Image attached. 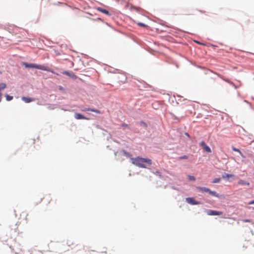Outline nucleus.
I'll use <instances>...</instances> for the list:
<instances>
[{
	"instance_id": "4468645a",
	"label": "nucleus",
	"mask_w": 254,
	"mask_h": 254,
	"mask_svg": "<svg viewBox=\"0 0 254 254\" xmlns=\"http://www.w3.org/2000/svg\"><path fill=\"white\" fill-rule=\"evenodd\" d=\"M208 193L211 194V195L216 196V197H219V195L217 194L216 192L215 191H212L209 189V191H208Z\"/></svg>"
},
{
	"instance_id": "7ed1b4c3",
	"label": "nucleus",
	"mask_w": 254,
	"mask_h": 254,
	"mask_svg": "<svg viewBox=\"0 0 254 254\" xmlns=\"http://www.w3.org/2000/svg\"><path fill=\"white\" fill-rule=\"evenodd\" d=\"M200 145L202 147V148L207 152L210 153L211 152L210 148L207 145V144L205 143L204 141H202L200 143Z\"/></svg>"
},
{
	"instance_id": "6e6552de",
	"label": "nucleus",
	"mask_w": 254,
	"mask_h": 254,
	"mask_svg": "<svg viewBox=\"0 0 254 254\" xmlns=\"http://www.w3.org/2000/svg\"><path fill=\"white\" fill-rule=\"evenodd\" d=\"M97 10L104 14H106V15H111L110 12L107 10L104 9L102 7H98L97 8Z\"/></svg>"
},
{
	"instance_id": "39448f33",
	"label": "nucleus",
	"mask_w": 254,
	"mask_h": 254,
	"mask_svg": "<svg viewBox=\"0 0 254 254\" xmlns=\"http://www.w3.org/2000/svg\"><path fill=\"white\" fill-rule=\"evenodd\" d=\"M207 213L208 215H220L223 214V212L222 211L209 210L207 211Z\"/></svg>"
},
{
	"instance_id": "2eb2a0df",
	"label": "nucleus",
	"mask_w": 254,
	"mask_h": 254,
	"mask_svg": "<svg viewBox=\"0 0 254 254\" xmlns=\"http://www.w3.org/2000/svg\"><path fill=\"white\" fill-rule=\"evenodd\" d=\"M232 150L234 151H236V152H238L239 153V154L242 156V157H244L242 154V153L241 152V151L240 150V149H238V148H236L235 147H232Z\"/></svg>"
},
{
	"instance_id": "a211bd4d",
	"label": "nucleus",
	"mask_w": 254,
	"mask_h": 254,
	"mask_svg": "<svg viewBox=\"0 0 254 254\" xmlns=\"http://www.w3.org/2000/svg\"><path fill=\"white\" fill-rule=\"evenodd\" d=\"M6 99L7 101H9L13 99V96L8 95H5Z\"/></svg>"
},
{
	"instance_id": "f257e3e1",
	"label": "nucleus",
	"mask_w": 254,
	"mask_h": 254,
	"mask_svg": "<svg viewBox=\"0 0 254 254\" xmlns=\"http://www.w3.org/2000/svg\"><path fill=\"white\" fill-rule=\"evenodd\" d=\"M132 163L140 168H146L147 165L151 166L152 161L148 158H144L140 157L131 158Z\"/></svg>"
},
{
	"instance_id": "412c9836",
	"label": "nucleus",
	"mask_w": 254,
	"mask_h": 254,
	"mask_svg": "<svg viewBox=\"0 0 254 254\" xmlns=\"http://www.w3.org/2000/svg\"><path fill=\"white\" fill-rule=\"evenodd\" d=\"M189 179L190 181H194L195 180V177L193 176H189Z\"/></svg>"
},
{
	"instance_id": "0eeeda50",
	"label": "nucleus",
	"mask_w": 254,
	"mask_h": 254,
	"mask_svg": "<svg viewBox=\"0 0 254 254\" xmlns=\"http://www.w3.org/2000/svg\"><path fill=\"white\" fill-rule=\"evenodd\" d=\"M82 111H84V112L91 111V112L96 113L97 114H101V112L99 110H98L95 109H91V108H85L84 109H82Z\"/></svg>"
},
{
	"instance_id": "1a4fd4ad",
	"label": "nucleus",
	"mask_w": 254,
	"mask_h": 254,
	"mask_svg": "<svg viewBox=\"0 0 254 254\" xmlns=\"http://www.w3.org/2000/svg\"><path fill=\"white\" fill-rule=\"evenodd\" d=\"M197 190L201 192H208L209 191V189L208 188H207L206 187H197Z\"/></svg>"
},
{
	"instance_id": "4be33fe9",
	"label": "nucleus",
	"mask_w": 254,
	"mask_h": 254,
	"mask_svg": "<svg viewBox=\"0 0 254 254\" xmlns=\"http://www.w3.org/2000/svg\"><path fill=\"white\" fill-rule=\"evenodd\" d=\"M137 24L138 25L141 26L143 27H146L147 26L146 24H145L144 23H141V22L138 23Z\"/></svg>"
},
{
	"instance_id": "dca6fc26",
	"label": "nucleus",
	"mask_w": 254,
	"mask_h": 254,
	"mask_svg": "<svg viewBox=\"0 0 254 254\" xmlns=\"http://www.w3.org/2000/svg\"><path fill=\"white\" fill-rule=\"evenodd\" d=\"M6 87V84L4 83H0V91L4 89Z\"/></svg>"
},
{
	"instance_id": "f8f14e48",
	"label": "nucleus",
	"mask_w": 254,
	"mask_h": 254,
	"mask_svg": "<svg viewBox=\"0 0 254 254\" xmlns=\"http://www.w3.org/2000/svg\"><path fill=\"white\" fill-rule=\"evenodd\" d=\"M238 184L241 185H247V186L250 185V183L249 182H247L242 180H240L239 181Z\"/></svg>"
},
{
	"instance_id": "f3484780",
	"label": "nucleus",
	"mask_w": 254,
	"mask_h": 254,
	"mask_svg": "<svg viewBox=\"0 0 254 254\" xmlns=\"http://www.w3.org/2000/svg\"><path fill=\"white\" fill-rule=\"evenodd\" d=\"M45 198L47 199L48 201H49L48 203H49L51 200H52V199L51 198V196L50 195H46L45 197Z\"/></svg>"
},
{
	"instance_id": "393cba45",
	"label": "nucleus",
	"mask_w": 254,
	"mask_h": 254,
	"mask_svg": "<svg viewBox=\"0 0 254 254\" xmlns=\"http://www.w3.org/2000/svg\"><path fill=\"white\" fill-rule=\"evenodd\" d=\"M122 126H123V127H128L127 125V124H123V125H122Z\"/></svg>"
},
{
	"instance_id": "5701e85b",
	"label": "nucleus",
	"mask_w": 254,
	"mask_h": 254,
	"mask_svg": "<svg viewBox=\"0 0 254 254\" xmlns=\"http://www.w3.org/2000/svg\"><path fill=\"white\" fill-rule=\"evenodd\" d=\"M248 204L250 205L254 204V200L251 201L250 202H249Z\"/></svg>"
},
{
	"instance_id": "9d476101",
	"label": "nucleus",
	"mask_w": 254,
	"mask_h": 254,
	"mask_svg": "<svg viewBox=\"0 0 254 254\" xmlns=\"http://www.w3.org/2000/svg\"><path fill=\"white\" fill-rule=\"evenodd\" d=\"M74 117L77 120L86 119V118L84 116L79 113L75 114Z\"/></svg>"
},
{
	"instance_id": "f03ea898",
	"label": "nucleus",
	"mask_w": 254,
	"mask_h": 254,
	"mask_svg": "<svg viewBox=\"0 0 254 254\" xmlns=\"http://www.w3.org/2000/svg\"><path fill=\"white\" fill-rule=\"evenodd\" d=\"M24 65L26 67L34 68L41 69L43 70L50 71V72H51L52 73H55L53 70H51L49 68H48L47 67H46L44 65H38V64H27V63H24Z\"/></svg>"
},
{
	"instance_id": "20e7f679",
	"label": "nucleus",
	"mask_w": 254,
	"mask_h": 254,
	"mask_svg": "<svg viewBox=\"0 0 254 254\" xmlns=\"http://www.w3.org/2000/svg\"><path fill=\"white\" fill-rule=\"evenodd\" d=\"M186 201L189 204L192 205H197L200 204V202L197 201H195L194 200L192 197H187L186 199Z\"/></svg>"
},
{
	"instance_id": "b1692460",
	"label": "nucleus",
	"mask_w": 254,
	"mask_h": 254,
	"mask_svg": "<svg viewBox=\"0 0 254 254\" xmlns=\"http://www.w3.org/2000/svg\"><path fill=\"white\" fill-rule=\"evenodd\" d=\"M243 221L245 222H251V220H250V219H245Z\"/></svg>"
},
{
	"instance_id": "6ab92c4d",
	"label": "nucleus",
	"mask_w": 254,
	"mask_h": 254,
	"mask_svg": "<svg viewBox=\"0 0 254 254\" xmlns=\"http://www.w3.org/2000/svg\"><path fill=\"white\" fill-rule=\"evenodd\" d=\"M220 180H221L220 178H215L213 180L212 183H218L220 181Z\"/></svg>"
},
{
	"instance_id": "423d86ee",
	"label": "nucleus",
	"mask_w": 254,
	"mask_h": 254,
	"mask_svg": "<svg viewBox=\"0 0 254 254\" xmlns=\"http://www.w3.org/2000/svg\"><path fill=\"white\" fill-rule=\"evenodd\" d=\"M62 73L63 74L67 75V76L71 77L73 79H76L77 78V76L75 74H74L73 73H71L67 71H63Z\"/></svg>"
},
{
	"instance_id": "9b49d317",
	"label": "nucleus",
	"mask_w": 254,
	"mask_h": 254,
	"mask_svg": "<svg viewBox=\"0 0 254 254\" xmlns=\"http://www.w3.org/2000/svg\"><path fill=\"white\" fill-rule=\"evenodd\" d=\"M22 100L23 101H24V102H25L26 103H30L34 100V99H32V98L26 97H23L22 98Z\"/></svg>"
},
{
	"instance_id": "a878e982",
	"label": "nucleus",
	"mask_w": 254,
	"mask_h": 254,
	"mask_svg": "<svg viewBox=\"0 0 254 254\" xmlns=\"http://www.w3.org/2000/svg\"><path fill=\"white\" fill-rule=\"evenodd\" d=\"M210 78H211V79H213L214 80V79H214V78H213V77H211Z\"/></svg>"
},
{
	"instance_id": "aec40b11",
	"label": "nucleus",
	"mask_w": 254,
	"mask_h": 254,
	"mask_svg": "<svg viewBox=\"0 0 254 254\" xmlns=\"http://www.w3.org/2000/svg\"><path fill=\"white\" fill-rule=\"evenodd\" d=\"M179 159H180V160H182V159H188V156H187V155H184V156L180 157L179 158Z\"/></svg>"
},
{
	"instance_id": "ddd939ff",
	"label": "nucleus",
	"mask_w": 254,
	"mask_h": 254,
	"mask_svg": "<svg viewBox=\"0 0 254 254\" xmlns=\"http://www.w3.org/2000/svg\"><path fill=\"white\" fill-rule=\"evenodd\" d=\"M233 177H234V176L233 174H226V173H225L222 176V178L223 179H229V178Z\"/></svg>"
},
{
	"instance_id": "bb28decb",
	"label": "nucleus",
	"mask_w": 254,
	"mask_h": 254,
	"mask_svg": "<svg viewBox=\"0 0 254 254\" xmlns=\"http://www.w3.org/2000/svg\"><path fill=\"white\" fill-rule=\"evenodd\" d=\"M1 101V98H0V102Z\"/></svg>"
}]
</instances>
